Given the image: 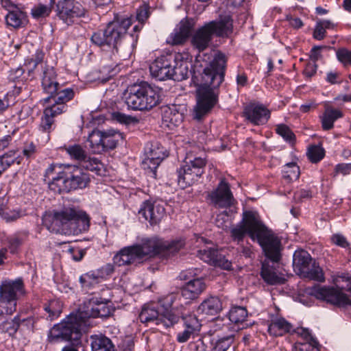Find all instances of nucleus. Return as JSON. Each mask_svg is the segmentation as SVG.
I'll list each match as a JSON object with an SVG mask.
<instances>
[{
  "mask_svg": "<svg viewBox=\"0 0 351 351\" xmlns=\"http://www.w3.org/2000/svg\"><path fill=\"white\" fill-rule=\"evenodd\" d=\"M132 24L131 19L116 16L104 29L95 32L90 41L104 51L110 60L115 62L127 60L132 55L138 38L137 34L127 32Z\"/></svg>",
  "mask_w": 351,
  "mask_h": 351,
  "instance_id": "obj_1",
  "label": "nucleus"
},
{
  "mask_svg": "<svg viewBox=\"0 0 351 351\" xmlns=\"http://www.w3.org/2000/svg\"><path fill=\"white\" fill-rule=\"evenodd\" d=\"M226 66L225 55L218 52L204 69L197 89V104L193 110L195 119H202L216 104L217 88L224 80Z\"/></svg>",
  "mask_w": 351,
  "mask_h": 351,
  "instance_id": "obj_2",
  "label": "nucleus"
},
{
  "mask_svg": "<svg viewBox=\"0 0 351 351\" xmlns=\"http://www.w3.org/2000/svg\"><path fill=\"white\" fill-rule=\"evenodd\" d=\"M230 233L232 240L237 244L248 234L252 240L258 241L268 256L274 260L278 258L280 240L264 225L257 212L244 211L241 221L230 229Z\"/></svg>",
  "mask_w": 351,
  "mask_h": 351,
  "instance_id": "obj_3",
  "label": "nucleus"
},
{
  "mask_svg": "<svg viewBox=\"0 0 351 351\" xmlns=\"http://www.w3.org/2000/svg\"><path fill=\"white\" fill-rule=\"evenodd\" d=\"M184 245L183 240L164 241L158 238L148 239L141 244L128 246L121 250L113 258L114 265L121 267L139 262L147 256H170L180 251Z\"/></svg>",
  "mask_w": 351,
  "mask_h": 351,
  "instance_id": "obj_4",
  "label": "nucleus"
},
{
  "mask_svg": "<svg viewBox=\"0 0 351 351\" xmlns=\"http://www.w3.org/2000/svg\"><path fill=\"white\" fill-rule=\"evenodd\" d=\"M25 287L23 280H5L0 285V308L2 315L0 318V332L14 335L20 326V318L15 316L10 318L17 307V301L25 295Z\"/></svg>",
  "mask_w": 351,
  "mask_h": 351,
  "instance_id": "obj_5",
  "label": "nucleus"
},
{
  "mask_svg": "<svg viewBox=\"0 0 351 351\" xmlns=\"http://www.w3.org/2000/svg\"><path fill=\"white\" fill-rule=\"evenodd\" d=\"M90 221V218L85 211L75 206H69L53 210L45 219L44 223L51 232L78 235L89 230Z\"/></svg>",
  "mask_w": 351,
  "mask_h": 351,
  "instance_id": "obj_6",
  "label": "nucleus"
},
{
  "mask_svg": "<svg viewBox=\"0 0 351 351\" xmlns=\"http://www.w3.org/2000/svg\"><path fill=\"white\" fill-rule=\"evenodd\" d=\"M49 180V187L54 192L61 193L87 186L89 176L75 165L52 164L45 171Z\"/></svg>",
  "mask_w": 351,
  "mask_h": 351,
  "instance_id": "obj_7",
  "label": "nucleus"
},
{
  "mask_svg": "<svg viewBox=\"0 0 351 351\" xmlns=\"http://www.w3.org/2000/svg\"><path fill=\"white\" fill-rule=\"evenodd\" d=\"M177 297L174 293L168 294L159 300L160 307H156L153 304L145 305L139 314L141 322L154 324L162 328L173 326L180 319V315L171 308Z\"/></svg>",
  "mask_w": 351,
  "mask_h": 351,
  "instance_id": "obj_8",
  "label": "nucleus"
},
{
  "mask_svg": "<svg viewBox=\"0 0 351 351\" xmlns=\"http://www.w3.org/2000/svg\"><path fill=\"white\" fill-rule=\"evenodd\" d=\"M335 287L317 285L309 289V294L318 300L326 301L338 307L351 306V300L342 290L351 291V275L338 274L334 278Z\"/></svg>",
  "mask_w": 351,
  "mask_h": 351,
  "instance_id": "obj_9",
  "label": "nucleus"
},
{
  "mask_svg": "<svg viewBox=\"0 0 351 351\" xmlns=\"http://www.w3.org/2000/svg\"><path fill=\"white\" fill-rule=\"evenodd\" d=\"M232 32V20L229 15L221 16L198 28L191 36V45L198 52L206 49L213 36L227 37Z\"/></svg>",
  "mask_w": 351,
  "mask_h": 351,
  "instance_id": "obj_10",
  "label": "nucleus"
},
{
  "mask_svg": "<svg viewBox=\"0 0 351 351\" xmlns=\"http://www.w3.org/2000/svg\"><path fill=\"white\" fill-rule=\"evenodd\" d=\"M124 96L128 107L134 110H150L160 101L158 91L143 81L129 86Z\"/></svg>",
  "mask_w": 351,
  "mask_h": 351,
  "instance_id": "obj_11",
  "label": "nucleus"
},
{
  "mask_svg": "<svg viewBox=\"0 0 351 351\" xmlns=\"http://www.w3.org/2000/svg\"><path fill=\"white\" fill-rule=\"evenodd\" d=\"M89 325L79 311L76 314H71L63 322L55 325L50 330L48 340L51 343L60 341L80 343L82 331Z\"/></svg>",
  "mask_w": 351,
  "mask_h": 351,
  "instance_id": "obj_12",
  "label": "nucleus"
},
{
  "mask_svg": "<svg viewBox=\"0 0 351 351\" xmlns=\"http://www.w3.org/2000/svg\"><path fill=\"white\" fill-rule=\"evenodd\" d=\"M42 71L40 73L41 84L43 91L49 95L45 98V102H53L62 104L72 99L74 97V91L72 88L62 89V86L57 82V75L53 66L46 64L41 65Z\"/></svg>",
  "mask_w": 351,
  "mask_h": 351,
  "instance_id": "obj_13",
  "label": "nucleus"
},
{
  "mask_svg": "<svg viewBox=\"0 0 351 351\" xmlns=\"http://www.w3.org/2000/svg\"><path fill=\"white\" fill-rule=\"evenodd\" d=\"M293 267L295 272L303 278L323 282L325 277L322 269L313 260L308 252L300 250L293 254Z\"/></svg>",
  "mask_w": 351,
  "mask_h": 351,
  "instance_id": "obj_14",
  "label": "nucleus"
},
{
  "mask_svg": "<svg viewBox=\"0 0 351 351\" xmlns=\"http://www.w3.org/2000/svg\"><path fill=\"white\" fill-rule=\"evenodd\" d=\"M205 165V160L200 157L184 161V163L177 170L178 184L182 189L192 185L203 174Z\"/></svg>",
  "mask_w": 351,
  "mask_h": 351,
  "instance_id": "obj_15",
  "label": "nucleus"
},
{
  "mask_svg": "<svg viewBox=\"0 0 351 351\" xmlns=\"http://www.w3.org/2000/svg\"><path fill=\"white\" fill-rule=\"evenodd\" d=\"M109 301L97 297H92L84 303L79 310L84 320L89 323V318L108 317L113 312L108 305Z\"/></svg>",
  "mask_w": 351,
  "mask_h": 351,
  "instance_id": "obj_16",
  "label": "nucleus"
},
{
  "mask_svg": "<svg viewBox=\"0 0 351 351\" xmlns=\"http://www.w3.org/2000/svg\"><path fill=\"white\" fill-rule=\"evenodd\" d=\"M57 16L67 25H72L75 19L85 15L86 10L77 1L61 0L56 4Z\"/></svg>",
  "mask_w": 351,
  "mask_h": 351,
  "instance_id": "obj_17",
  "label": "nucleus"
},
{
  "mask_svg": "<svg viewBox=\"0 0 351 351\" xmlns=\"http://www.w3.org/2000/svg\"><path fill=\"white\" fill-rule=\"evenodd\" d=\"M281 242L279 245V257L277 260H274L268 256L265 253L268 260H265L262 263L261 276L265 283L269 285H282L285 282L286 279L282 274H281L276 268V265L281 258Z\"/></svg>",
  "mask_w": 351,
  "mask_h": 351,
  "instance_id": "obj_18",
  "label": "nucleus"
},
{
  "mask_svg": "<svg viewBox=\"0 0 351 351\" xmlns=\"http://www.w3.org/2000/svg\"><path fill=\"white\" fill-rule=\"evenodd\" d=\"M145 158L143 160L142 167L145 170L156 176V169L160 162L167 156L164 147L157 143L147 144L145 147Z\"/></svg>",
  "mask_w": 351,
  "mask_h": 351,
  "instance_id": "obj_19",
  "label": "nucleus"
},
{
  "mask_svg": "<svg viewBox=\"0 0 351 351\" xmlns=\"http://www.w3.org/2000/svg\"><path fill=\"white\" fill-rule=\"evenodd\" d=\"M178 58L179 54H169L158 58L149 66L152 75L160 81L170 79L172 64Z\"/></svg>",
  "mask_w": 351,
  "mask_h": 351,
  "instance_id": "obj_20",
  "label": "nucleus"
},
{
  "mask_svg": "<svg viewBox=\"0 0 351 351\" xmlns=\"http://www.w3.org/2000/svg\"><path fill=\"white\" fill-rule=\"evenodd\" d=\"M207 198L215 207L228 208L232 206L234 200L228 183L221 179L216 189L208 193Z\"/></svg>",
  "mask_w": 351,
  "mask_h": 351,
  "instance_id": "obj_21",
  "label": "nucleus"
},
{
  "mask_svg": "<svg viewBox=\"0 0 351 351\" xmlns=\"http://www.w3.org/2000/svg\"><path fill=\"white\" fill-rule=\"evenodd\" d=\"M243 117L254 125L265 124L270 117V111L262 104L250 103L243 110Z\"/></svg>",
  "mask_w": 351,
  "mask_h": 351,
  "instance_id": "obj_22",
  "label": "nucleus"
},
{
  "mask_svg": "<svg viewBox=\"0 0 351 351\" xmlns=\"http://www.w3.org/2000/svg\"><path fill=\"white\" fill-rule=\"evenodd\" d=\"M138 213L149 221L151 225H156L164 217L165 209L160 204L146 200L142 204Z\"/></svg>",
  "mask_w": 351,
  "mask_h": 351,
  "instance_id": "obj_23",
  "label": "nucleus"
},
{
  "mask_svg": "<svg viewBox=\"0 0 351 351\" xmlns=\"http://www.w3.org/2000/svg\"><path fill=\"white\" fill-rule=\"evenodd\" d=\"M205 287L206 285L204 280L201 278L189 280L182 287L180 293H176V295H178L177 298L182 297L185 300L196 299L205 289ZM174 293L176 294V293Z\"/></svg>",
  "mask_w": 351,
  "mask_h": 351,
  "instance_id": "obj_24",
  "label": "nucleus"
},
{
  "mask_svg": "<svg viewBox=\"0 0 351 351\" xmlns=\"http://www.w3.org/2000/svg\"><path fill=\"white\" fill-rule=\"evenodd\" d=\"M184 329L177 335V341L179 343L187 341L191 335L199 331L201 324L199 320L194 315H188L182 316Z\"/></svg>",
  "mask_w": 351,
  "mask_h": 351,
  "instance_id": "obj_25",
  "label": "nucleus"
},
{
  "mask_svg": "<svg viewBox=\"0 0 351 351\" xmlns=\"http://www.w3.org/2000/svg\"><path fill=\"white\" fill-rule=\"evenodd\" d=\"M192 25L190 22L182 21L179 25L167 39V43L171 45L184 44L191 35Z\"/></svg>",
  "mask_w": 351,
  "mask_h": 351,
  "instance_id": "obj_26",
  "label": "nucleus"
},
{
  "mask_svg": "<svg viewBox=\"0 0 351 351\" xmlns=\"http://www.w3.org/2000/svg\"><path fill=\"white\" fill-rule=\"evenodd\" d=\"M183 119V114L178 110L176 105L166 106L162 108V122L171 130L180 125Z\"/></svg>",
  "mask_w": 351,
  "mask_h": 351,
  "instance_id": "obj_27",
  "label": "nucleus"
},
{
  "mask_svg": "<svg viewBox=\"0 0 351 351\" xmlns=\"http://www.w3.org/2000/svg\"><path fill=\"white\" fill-rule=\"evenodd\" d=\"M91 351H117L111 339L103 335H93L90 337Z\"/></svg>",
  "mask_w": 351,
  "mask_h": 351,
  "instance_id": "obj_28",
  "label": "nucleus"
},
{
  "mask_svg": "<svg viewBox=\"0 0 351 351\" xmlns=\"http://www.w3.org/2000/svg\"><path fill=\"white\" fill-rule=\"evenodd\" d=\"M291 331L292 324L282 317L273 319L268 327L269 333L275 337L282 336Z\"/></svg>",
  "mask_w": 351,
  "mask_h": 351,
  "instance_id": "obj_29",
  "label": "nucleus"
},
{
  "mask_svg": "<svg viewBox=\"0 0 351 351\" xmlns=\"http://www.w3.org/2000/svg\"><path fill=\"white\" fill-rule=\"evenodd\" d=\"M172 69L170 79L180 82L189 77V63L182 59L181 55L179 54V58L172 64Z\"/></svg>",
  "mask_w": 351,
  "mask_h": 351,
  "instance_id": "obj_30",
  "label": "nucleus"
},
{
  "mask_svg": "<svg viewBox=\"0 0 351 351\" xmlns=\"http://www.w3.org/2000/svg\"><path fill=\"white\" fill-rule=\"evenodd\" d=\"M222 309V303L217 297H210L204 300L198 307V311L206 315H215Z\"/></svg>",
  "mask_w": 351,
  "mask_h": 351,
  "instance_id": "obj_31",
  "label": "nucleus"
},
{
  "mask_svg": "<svg viewBox=\"0 0 351 351\" xmlns=\"http://www.w3.org/2000/svg\"><path fill=\"white\" fill-rule=\"evenodd\" d=\"M5 22L7 25L12 27H21L27 23V14L19 8L10 11L5 16Z\"/></svg>",
  "mask_w": 351,
  "mask_h": 351,
  "instance_id": "obj_32",
  "label": "nucleus"
},
{
  "mask_svg": "<svg viewBox=\"0 0 351 351\" xmlns=\"http://www.w3.org/2000/svg\"><path fill=\"white\" fill-rule=\"evenodd\" d=\"M343 117L341 110L332 108H327L322 117V128L324 130H331L334 126V122Z\"/></svg>",
  "mask_w": 351,
  "mask_h": 351,
  "instance_id": "obj_33",
  "label": "nucleus"
},
{
  "mask_svg": "<svg viewBox=\"0 0 351 351\" xmlns=\"http://www.w3.org/2000/svg\"><path fill=\"white\" fill-rule=\"evenodd\" d=\"M103 138V132L98 130H93L88 135L89 149L93 154H101L104 152Z\"/></svg>",
  "mask_w": 351,
  "mask_h": 351,
  "instance_id": "obj_34",
  "label": "nucleus"
},
{
  "mask_svg": "<svg viewBox=\"0 0 351 351\" xmlns=\"http://www.w3.org/2000/svg\"><path fill=\"white\" fill-rule=\"evenodd\" d=\"M55 5V0H49V2L43 4L39 3L31 10V15L35 19H44L50 15Z\"/></svg>",
  "mask_w": 351,
  "mask_h": 351,
  "instance_id": "obj_35",
  "label": "nucleus"
},
{
  "mask_svg": "<svg viewBox=\"0 0 351 351\" xmlns=\"http://www.w3.org/2000/svg\"><path fill=\"white\" fill-rule=\"evenodd\" d=\"M21 157L17 155V152L15 150H10L3 155L0 156V169L4 172L12 165L16 163L19 165L21 162Z\"/></svg>",
  "mask_w": 351,
  "mask_h": 351,
  "instance_id": "obj_36",
  "label": "nucleus"
},
{
  "mask_svg": "<svg viewBox=\"0 0 351 351\" xmlns=\"http://www.w3.org/2000/svg\"><path fill=\"white\" fill-rule=\"evenodd\" d=\"M103 278V274L98 270L88 271L80 277L79 281L82 288H90Z\"/></svg>",
  "mask_w": 351,
  "mask_h": 351,
  "instance_id": "obj_37",
  "label": "nucleus"
},
{
  "mask_svg": "<svg viewBox=\"0 0 351 351\" xmlns=\"http://www.w3.org/2000/svg\"><path fill=\"white\" fill-rule=\"evenodd\" d=\"M64 150L69 154L71 159L78 161L81 163L83 160L88 158V154L79 144L68 145L64 147Z\"/></svg>",
  "mask_w": 351,
  "mask_h": 351,
  "instance_id": "obj_38",
  "label": "nucleus"
},
{
  "mask_svg": "<svg viewBox=\"0 0 351 351\" xmlns=\"http://www.w3.org/2000/svg\"><path fill=\"white\" fill-rule=\"evenodd\" d=\"M103 134L104 152L115 148L119 139L121 138V134L113 130L104 131Z\"/></svg>",
  "mask_w": 351,
  "mask_h": 351,
  "instance_id": "obj_39",
  "label": "nucleus"
},
{
  "mask_svg": "<svg viewBox=\"0 0 351 351\" xmlns=\"http://www.w3.org/2000/svg\"><path fill=\"white\" fill-rule=\"evenodd\" d=\"M234 341V335L223 337L216 340L213 339L211 341V351H227L232 346Z\"/></svg>",
  "mask_w": 351,
  "mask_h": 351,
  "instance_id": "obj_40",
  "label": "nucleus"
},
{
  "mask_svg": "<svg viewBox=\"0 0 351 351\" xmlns=\"http://www.w3.org/2000/svg\"><path fill=\"white\" fill-rule=\"evenodd\" d=\"M302 335L306 339H309V343L297 344L294 346L293 351H319V343L311 335L309 332L304 330Z\"/></svg>",
  "mask_w": 351,
  "mask_h": 351,
  "instance_id": "obj_41",
  "label": "nucleus"
},
{
  "mask_svg": "<svg viewBox=\"0 0 351 351\" xmlns=\"http://www.w3.org/2000/svg\"><path fill=\"white\" fill-rule=\"evenodd\" d=\"M44 310L49 314L48 317L50 319H53L62 313V304L59 300H51L45 304Z\"/></svg>",
  "mask_w": 351,
  "mask_h": 351,
  "instance_id": "obj_42",
  "label": "nucleus"
},
{
  "mask_svg": "<svg viewBox=\"0 0 351 351\" xmlns=\"http://www.w3.org/2000/svg\"><path fill=\"white\" fill-rule=\"evenodd\" d=\"M283 178L289 182L296 180L300 176V168L295 162H289L284 166Z\"/></svg>",
  "mask_w": 351,
  "mask_h": 351,
  "instance_id": "obj_43",
  "label": "nucleus"
},
{
  "mask_svg": "<svg viewBox=\"0 0 351 351\" xmlns=\"http://www.w3.org/2000/svg\"><path fill=\"white\" fill-rule=\"evenodd\" d=\"M247 316V309L242 306H234L229 312L230 320L235 324L243 322Z\"/></svg>",
  "mask_w": 351,
  "mask_h": 351,
  "instance_id": "obj_44",
  "label": "nucleus"
},
{
  "mask_svg": "<svg viewBox=\"0 0 351 351\" xmlns=\"http://www.w3.org/2000/svg\"><path fill=\"white\" fill-rule=\"evenodd\" d=\"M44 58V53L42 51H36V53L34 55V57L31 59H27L25 60V66L28 70L29 75L34 71V70L37 67V66L42 63Z\"/></svg>",
  "mask_w": 351,
  "mask_h": 351,
  "instance_id": "obj_45",
  "label": "nucleus"
},
{
  "mask_svg": "<svg viewBox=\"0 0 351 351\" xmlns=\"http://www.w3.org/2000/svg\"><path fill=\"white\" fill-rule=\"evenodd\" d=\"M324 149L320 146L312 145L311 146L307 152L308 159L314 163L320 161L324 156Z\"/></svg>",
  "mask_w": 351,
  "mask_h": 351,
  "instance_id": "obj_46",
  "label": "nucleus"
},
{
  "mask_svg": "<svg viewBox=\"0 0 351 351\" xmlns=\"http://www.w3.org/2000/svg\"><path fill=\"white\" fill-rule=\"evenodd\" d=\"M80 164L87 170L95 171L100 174L101 164L96 158H91L88 155V158L83 160Z\"/></svg>",
  "mask_w": 351,
  "mask_h": 351,
  "instance_id": "obj_47",
  "label": "nucleus"
},
{
  "mask_svg": "<svg viewBox=\"0 0 351 351\" xmlns=\"http://www.w3.org/2000/svg\"><path fill=\"white\" fill-rule=\"evenodd\" d=\"M276 133L282 136L285 141L294 142L295 136L291 130L285 124H279L276 125Z\"/></svg>",
  "mask_w": 351,
  "mask_h": 351,
  "instance_id": "obj_48",
  "label": "nucleus"
},
{
  "mask_svg": "<svg viewBox=\"0 0 351 351\" xmlns=\"http://www.w3.org/2000/svg\"><path fill=\"white\" fill-rule=\"evenodd\" d=\"M217 250L210 247H206L197 251V256L206 263L212 265L215 258Z\"/></svg>",
  "mask_w": 351,
  "mask_h": 351,
  "instance_id": "obj_49",
  "label": "nucleus"
},
{
  "mask_svg": "<svg viewBox=\"0 0 351 351\" xmlns=\"http://www.w3.org/2000/svg\"><path fill=\"white\" fill-rule=\"evenodd\" d=\"M212 265L221 267L226 270H230L232 267V263L228 261L225 256L219 253L218 251L213 260Z\"/></svg>",
  "mask_w": 351,
  "mask_h": 351,
  "instance_id": "obj_50",
  "label": "nucleus"
},
{
  "mask_svg": "<svg viewBox=\"0 0 351 351\" xmlns=\"http://www.w3.org/2000/svg\"><path fill=\"white\" fill-rule=\"evenodd\" d=\"M67 110L66 105L54 102L51 106H49L45 109V112H47V115L49 114L53 117L66 112Z\"/></svg>",
  "mask_w": 351,
  "mask_h": 351,
  "instance_id": "obj_51",
  "label": "nucleus"
},
{
  "mask_svg": "<svg viewBox=\"0 0 351 351\" xmlns=\"http://www.w3.org/2000/svg\"><path fill=\"white\" fill-rule=\"evenodd\" d=\"M336 55L338 60L345 66L351 65V50L341 48L337 51Z\"/></svg>",
  "mask_w": 351,
  "mask_h": 351,
  "instance_id": "obj_52",
  "label": "nucleus"
},
{
  "mask_svg": "<svg viewBox=\"0 0 351 351\" xmlns=\"http://www.w3.org/2000/svg\"><path fill=\"white\" fill-rule=\"evenodd\" d=\"M150 14L149 7L147 4H143L136 10V20L139 23L145 24Z\"/></svg>",
  "mask_w": 351,
  "mask_h": 351,
  "instance_id": "obj_53",
  "label": "nucleus"
},
{
  "mask_svg": "<svg viewBox=\"0 0 351 351\" xmlns=\"http://www.w3.org/2000/svg\"><path fill=\"white\" fill-rule=\"evenodd\" d=\"M53 118L49 114L47 115V112L44 111L40 123V128L44 132H49L52 129Z\"/></svg>",
  "mask_w": 351,
  "mask_h": 351,
  "instance_id": "obj_54",
  "label": "nucleus"
},
{
  "mask_svg": "<svg viewBox=\"0 0 351 351\" xmlns=\"http://www.w3.org/2000/svg\"><path fill=\"white\" fill-rule=\"evenodd\" d=\"M322 49H330V47L322 45V46H314L311 50L310 58L315 63L317 60L322 58L321 50Z\"/></svg>",
  "mask_w": 351,
  "mask_h": 351,
  "instance_id": "obj_55",
  "label": "nucleus"
},
{
  "mask_svg": "<svg viewBox=\"0 0 351 351\" xmlns=\"http://www.w3.org/2000/svg\"><path fill=\"white\" fill-rule=\"evenodd\" d=\"M36 151V146L33 142H27L24 145L23 154L26 158H29L34 156Z\"/></svg>",
  "mask_w": 351,
  "mask_h": 351,
  "instance_id": "obj_56",
  "label": "nucleus"
},
{
  "mask_svg": "<svg viewBox=\"0 0 351 351\" xmlns=\"http://www.w3.org/2000/svg\"><path fill=\"white\" fill-rule=\"evenodd\" d=\"M112 118L113 120L117 121L121 123L128 124L131 123L133 118L131 116H128L120 112H114L112 114Z\"/></svg>",
  "mask_w": 351,
  "mask_h": 351,
  "instance_id": "obj_57",
  "label": "nucleus"
},
{
  "mask_svg": "<svg viewBox=\"0 0 351 351\" xmlns=\"http://www.w3.org/2000/svg\"><path fill=\"white\" fill-rule=\"evenodd\" d=\"M68 252L72 255L73 259L75 261H81L86 254L84 249L69 247Z\"/></svg>",
  "mask_w": 351,
  "mask_h": 351,
  "instance_id": "obj_58",
  "label": "nucleus"
},
{
  "mask_svg": "<svg viewBox=\"0 0 351 351\" xmlns=\"http://www.w3.org/2000/svg\"><path fill=\"white\" fill-rule=\"evenodd\" d=\"M9 249L10 252L15 253L17 249L23 243V241L19 237H13L9 239Z\"/></svg>",
  "mask_w": 351,
  "mask_h": 351,
  "instance_id": "obj_59",
  "label": "nucleus"
},
{
  "mask_svg": "<svg viewBox=\"0 0 351 351\" xmlns=\"http://www.w3.org/2000/svg\"><path fill=\"white\" fill-rule=\"evenodd\" d=\"M326 36V29L317 22L316 23L314 32L313 38L318 40H322Z\"/></svg>",
  "mask_w": 351,
  "mask_h": 351,
  "instance_id": "obj_60",
  "label": "nucleus"
},
{
  "mask_svg": "<svg viewBox=\"0 0 351 351\" xmlns=\"http://www.w3.org/2000/svg\"><path fill=\"white\" fill-rule=\"evenodd\" d=\"M0 215L6 221H14L19 217V214L14 212H9L7 210L0 208Z\"/></svg>",
  "mask_w": 351,
  "mask_h": 351,
  "instance_id": "obj_61",
  "label": "nucleus"
},
{
  "mask_svg": "<svg viewBox=\"0 0 351 351\" xmlns=\"http://www.w3.org/2000/svg\"><path fill=\"white\" fill-rule=\"evenodd\" d=\"M23 73L24 69L22 67H18L10 71L8 78L10 81L15 82L19 80Z\"/></svg>",
  "mask_w": 351,
  "mask_h": 351,
  "instance_id": "obj_62",
  "label": "nucleus"
},
{
  "mask_svg": "<svg viewBox=\"0 0 351 351\" xmlns=\"http://www.w3.org/2000/svg\"><path fill=\"white\" fill-rule=\"evenodd\" d=\"M339 77L340 73L339 72L330 71L327 73L326 80L331 84H340L341 80H339Z\"/></svg>",
  "mask_w": 351,
  "mask_h": 351,
  "instance_id": "obj_63",
  "label": "nucleus"
},
{
  "mask_svg": "<svg viewBox=\"0 0 351 351\" xmlns=\"http://www.w3.org/2000/svg\"><path fill=\"white\" fill-rule=\"evenodd\" d=\"M337 173H342L343 175L349 174L351 172V163L349 164H339L335 167Z\"/></svg>",
  "mask_w": 351,
  "mask_h": 351,
  "instance_id": "obj_64",
  "label": "nucleus"
}]
</instances>
